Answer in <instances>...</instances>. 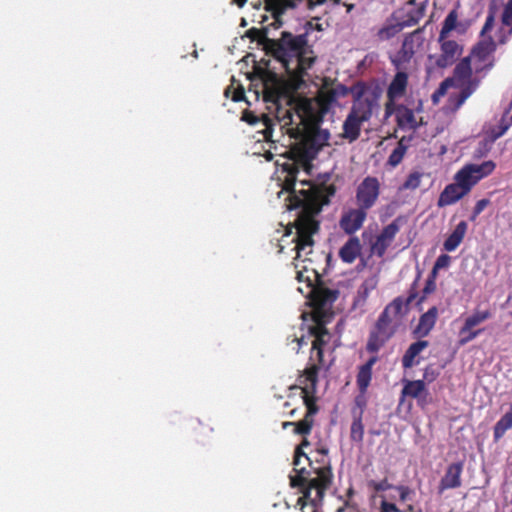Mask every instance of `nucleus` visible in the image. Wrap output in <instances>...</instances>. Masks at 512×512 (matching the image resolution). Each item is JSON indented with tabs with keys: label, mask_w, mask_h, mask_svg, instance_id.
I'll use <instances>...</instances> for the list:
<instances>
[{
	"label": "nucleus",
	"mask_w": 512,
	"mask_h": 512,
	"mask_svg": "<svg viewBox=\"0 0 512 512\" xmlns=\"http://www.w3.org/2000/svg\"><path fill=\"white\" fill-rule=\"evenodd\" d=\"M301 457H305L306 460L309 461V463L311 464L310 458L303 452V448H301L298 445L295 448L294 460H293L294 471L296 472V475H300V470L304 468V467H299L300 466Z\"/></svg>",
	"instance_id": "obj_45"
},
{
	"label": "nucleus",
	"mask_w": 512,
	"mask_h": 512,
	"mask_svg": "<svg viewBox=\"0 0 512 512\" xmlns=\"http://www.w3.org/2000/svg\"><path fill=\"white\" fill-rule=\"evenodd\" d=\"M314 425V418L304 416V418L294 423V433L302 436H307L311 433Z\"/></svg>",
	"instance_id": "obj_41"
},
{
	"label": "nucleus",
	"mask_w": 512,
	"mask_h": 512,
	"mask_svg": "<svg viewBox=\"0 0 512 512\" xmlns=\"http://www.w3.org/2000/svg\"><path fill=\"white\" fill-rule=\"evenodd\" d=\"M495 22V15L493 11H490L486 17L485 23L480 32L481 36H484L487 32L491 31Z\"/></svg>",
	"instance_id": "obj_50"
},
{
	"label": "nucleus",
	"mask_w": 512,
	"mask_h": 512,
	"mask_svg": "<svg viewBox=\"0 0 512 512\" xmlns=\"http://www.w3.org/2000/svg\"><path fill=\"white\" fill-rule=\"evenodd\" d=\"M262 123L264 125V129L262 130L263 138L265 141H273V122L270 117L267 115H262Z\"/></svg>",
	"instance_id": "obj_42"
},
{
	"label": "nucleus",
	"mask_w": 512,
	"mask_h": 512,
	"mask_svg": "<svg viewBox=\"0 0 512 512\" xmlns=\"http://www.w3.org/2000/svg\"><path fill=\"white\" fill-rule=\"evenodd\" d=\"M245 93L242 87L236 89L233 93L232 100L235 102H239L244 99Z\"/></svg>",
	"instance_id": "obj_56"
},
{
	"label": "nucleus",
	"mask_w": 512,
	"mask_h": 512,
	"mask_svg": "<svg viewBox=\"0 0 512 512\" xmlns=\"http://www.w3.org/2000/svg\"><path fill=\"white\" fill-rule=\"evenodd\" d=\"M451 257L448 254H441L435 261L431 270L432 273L438 274L440 269L447 268L450 265Z\"/></svg>",
	"instance_id": "obj_44"
},
{
	"label": "nucleus",
	"mask_w": 512,
	"mask_h": 512,
	"mask_svg": "<svg viewBox=\"0 0 512 512\" xmlns=\"http://www.w3.org/2000/svg\"><path fill=\"white\" fill-rule=\"evenodd\" d=\"M508 128V124L501 123L499 126V131L494 135V138L496 139L503 136L507 132Z\"/></svg>",
	"instance_id": "obj_58"
},
{
	"label": "nucleus",
	"mask_w": 512,
	"mask_h": 512,
	"mask_svg": "<svg viewBox=\"0 0 512 512\" xmlns=\"http://www.w3.org/2000/svg\"><path fill=\"white\" fill-rule=\"evenodd\" d=\"M423 29L424 28H418L404 38L400 50L392 59V63L396 69L401 70L405 67V64L410 62L415 54V41L418 42V45L422 44L423 39L420 35Z\"/></svg>",
	"instance_id": "obj_16"
},
{
	"label": "nucleus",
	"mask_w": 512,
	"mask_h": 512,
	"mask_svg": "<svg viewBox=\"0 0 512 512\" xmlns=\"http://www.w3.org/2000/svg\"><path fill=\"white\" fill-rule=\"evenodd\" d=\"M452 80L455 88H459L458 93L449 97L450 104L454 110H458L465 101L478 89L482 77L474 73V67L470 58H462L453 70V75L448 77Z\"/></svg>",
	"instance_id": "obj_4"
},
{
	"label": "nucleus",
	"mask_w": 512,
	"mask_h": 512,
	"mask_svg": "<svg viewBox=\"0 0 512 512\" xmlns=\"http://www.w3.org/2000/svg\"><path fill=\"white\" fill-rule=\"evenodd\" d=\"M438 43L440 45V53L428 56L431 68L445 69L455 64L463 53V46L447 37L441 39V36L438 37Z\"/></svg>",
	"instance_id": "obj_11"
},
{
	"label": "nucleus",
	"mask_w": 512,
	"mask_h": 512,
	"mask_svg": "<svg viewBox=\"0 0 512 512\" xmlns=\"http://www.w3.org/2000/svg\"><path fill=\"white\" fill-rule=\"evenodd\" d=\"M309 338L310 337H308V336L306 337L303 334L301 336H297V335L294 334L293 335V341H296V346H293L292 350L296 354H298L303 346H307L308 345V339Z\"/></svg>",
	"instance_id": "obj_51"
},
{
	"label": "nucleus",
	"mask_w": 512,
	"mask_h": 512,
	"mask_svg": "<svg viewBox=\"0 0 512 512\" xmlns=\"http://www.w3.org/2000/svg\"><path fill=\"white\" fill-rule=\"evenodd\" d=\"M315 473L316 477L308 479L309 472L303 468L300 470V475L290 476L291 487L299 488L302 493L297 500L301 512H319V504L332 482L330 466L318 467Z\"/></svg>",
	"instance_id": "obj_2"
},
{
	"label": "nucleus",
	"mask_w": 512,
	"mask_h": 512,
	"mask_svg": "<svg viewBox=\"0 0 512 512\" xmlns=\"http://www.w3.org/2000/svg\"><path fill=\"white\" fill-rule=\"evenodd\" d=\"M482 332V329L478 330H467L465 331L464 335H459L460 338L458 340V344L460 346H464L467 343L471 342L473 339H475L480 333Z\"/></svg>",
	"instance_id": "obj_47"
},
{
	"label": "nucleus",
	"mask_w": 512,
	"mask_h": 512,
	"mask_svg": "<svg viewBox=\"0 0 512 512\" xmlns=\"http://www.w3.org/2000/svg\"><path fill=\"white\" fill-rule=\"evenodd\" d=\"M450 87H455V85L452 83L451 79L446 78L445 80H443L440 83L439 87L434 92L433 97L434 98H436V97H443L446 94L448 88H450Z\"/></svg>",
	"instance_id": "obj_48"
},
{
	"label": "nucleus",
	"mask_w": 512,
	"mask_h": 512,
	"mask_svg": "<svg viewBox=\"0 0 512 512\" xmlns=\"http://www.w3.org/2000/svg\"><path fill=\"white\" fill-rule=\"evenodd\" d=\"M295 422H283L282 428L286 429L287 427L294 426Z\"/></svg>",
	"instance_id": "obj_64"
},
{
	"label": "nucleus",
	"mask_w": 512,
	"mask_h": 512,
	"mask_svg": "<svg viewBox=\"0 0 512 512\" xmlns=\"http://www.w3.org/2000/svg\"><path fill=\"white\" fill-rule=\"evenodd\" d=\"M319 366L317 364H310L307 366L298 378L299 388L302 393L303 402L307 408L305 416L314 418L317 414L319 407L317 405V398L315 396L317 383H318Z\"/></svg>",
	"instance_id": "obj_8"
},
{
	"label": "nucleus",
	"mask_w": 512,
	"mask_h": 512,
	"mask_svg": "<svg viewBox=\"0 0 512 512\" xmlns=\"http://www.w3.org/2000/svg\"><path fill=\"white\" fill-rule=\"evenodd\" d=\"M408 85V74L404 71H398L392 79L387 89V97L390 101L401 98L406 93Z\"/></svg>",
	"instance_id": "obj_24"
},
{
	"label": "nucleus",
	"mask_w": 512,
	"mask_h": 512,
	"mask_svg": "<svg viewBox=\"0 0 512 512\" xmlns=\"http://www.w3.org/2000/svg\"><path fill=\"white\" fill-rule=\"evenodd\" d=\"M496 168L492 160L484 161L481 164H466L454 175V181L470 193L472 188L483 178L490 175Z\"/></svg>",
	"instance_id": "obj_10"
},
{
	"label": "nucleus",
	"mask_w": 512,
	"mask_h": 512,
	"mask_svg": "<svg viewBox=\"0 0 512 512\" xmlns=\"http://www.w3.org/2000/svg\"><path fill=\"white\" fill-rule=\"evenodd\" d=\"M350 92L353 95V102L349 113L364 122L369 121L373 108L377 105V97L371 92L367 93L368 87L363 82L353 85Z\"/></svg>",
	"instance_id": "obj_9"
},
{
	"label": "nucleus",
	"mask_w": 512,
	"mask_h": 512,
	"mask_svg": "<svg viewBox=\"0 0 512 512\" xmlns=\"http://www.w3.org/2000/svg\"><path fill=\"white\" fill-rule=\"evenodd\" d=\"M380 512H401L396 504L382 500L380 503Z\"/></svg>",
	"instance_id": "obj_53"
},
{
	"label": "nucleus",
	"mask_w": 512,
	"mask_h": 512,
	"mask_svg": "<svg viewBox=\"0 0 512 512\" xmlns=\"http://www.w3.org/2000/svg\"><path fill=\"white\" fill-rule=\"evenodd\" d=\"M488 203H489V201L486 199L479 200L474 207L473 218H475L477 215H479L485 209V207L488 205Z\"/></svg>",
	"instance_id": "obj_55"
},
{
	"label": "nucleus",
	"mask_w": 512,
	"mask_h": 512,
	"mask_svg": "<svg viewBox=\"0 0 512 512\" xmlns=\"http://www.w3.org/2000/svg\"><path fill=\"white\" fill-rule=\"evenodd\" d=\"M293 137H299V141L294 143L285 153L287 160L281 164L282 172L285 173L282 183V190L288 193L286 201L289 210L301 208L293 225L286 228L285 236L292 233V228L296 230L293 239L297 259L312 262L308 257L312 253L314 246L313 236L318 233L320 223L316 216L321 212L324 205L330 203V198L335 195L336 187L334 184L316 186L311 181H300L301 188H296L297 175L300 169L307 173L312 168V160L319 151L328 144L330 134L327 130L318 127L309 129H292Z\"/></svg>",
	"instance_id": "obj_1"
},
{
	"label": "nucleus",
	"mask_w": 512,
	"mask_h": 512,
	"mask_svg": "<svg viewBox=\"0 0 512 512\" xmlns=\"http://www.w3.org/2000/svg\"><path fill=\"white\" fill-rule=\"evenodd\" d=\"M425 382L424 380H414V381H406L403 389H402V400L405 396H409L411 398H418L422 392L425 391Z\"/></svg>",
	"instance_id": "obj_38"
},
{
	"label": "nucleus",
	"mask_w": 512,
	"mask_h": 512,
	"mask_svg": "<svg viewBox=\"0 0 512 512\" xmlns=\"http://www.w3.org/2000/svg\"><path fill=\"white\" fill-rule=\"evenodd\" d=\"M430 368L431 367H427L424 371V380L428 381V382H432L435 380L437 374L434 372V371H430Z\"/></svg>",
	"instance_id": "obj_57"
},
{
	"label": "nucleus",
	"mask_w": 512,
	"mask_h": 512,
	"mask_svg": "<svg viewBox=\"0 0 512 512\" xmlns=\"http://www.w3.org/2000/svg\"><path fill=\"white\" fill-rule=\"evenodd\" d=\"M497 44L491 36L478 41L471 49L466 58H470V62L474 67V73L482 78L495 66L494 53Z\"/></svg>",
	"instance_id": "obj_7"
},
{
	"label": "nucleus",
	"mask_w": 512,
	"mask_h": 512,
	"mask_svg": "<svg viewBox=\"0 0 512 512\" xmlns=\"http://www.w3.org/2000/svg\"><path fill=\"white\" fill-rule=\"evenodd\" d=\"M352 423L350 427V439L355 443H362L364 439V424L362 421V412L352 409Z\"/></svg>",
	"instance_id": "obj_32"
},
{
	"label": "nucleus",
	"mask_w": 512,
	"mask_h": 512,
	"mask_svg": "<svg viewBox=\"0 0 512 512\" xmlns=\"http://www.w3.org/2000/svg\"><path fill=\"white\" fill-rule=\"evenodd\" d=\"M369 486L372 487L376 492L386 491V490H389L392 488L394 489V487H395L392 484H390L387 481V479H383L382 481H379V482L371 481L369 483Z\"/></svg>",
	"instance_id": "obj_49"
},
{
	"label": "nucleus",
	"mask_w": 512,
	"mask_h": 512,
	"mask_svg": "<svg viewBox=\"0 0 512 512\" xmlns=\"http://www.w3.org/2000/svg\"><path fill=\"white\" fill-rule=\"evenodd\" d=\"M404 28L406 27L401 20H398L395 23L387 22L382 28L378 30L377 37L381 41L389 40L396 36Z\"/></svg>",
	"instance_id": "obj_37"
},
{
	"label": "nucleus",
	"mask_w": 512,
	"mask_h": 512,
	"mask_svg": "<svg viewBox=\"0 0 512 512\" xmlns=\"http://www.w3.org/2000/svg\"><path fill=\"white\" fill-rule=\"evenodd\" d=\"M286 344L287 345H293V344L296 345V341H293V335H290V336L287 337Z\"/></svg>",
	"instance_id": "obj_62"
},
{
	"label": "nucleus",
	"mask_w": 512,
	"mask_h": 512,
	"mask_svg": "<svg viewBox=\"0 0 512 512\" xmlns=\"http://www.w3.org/2000/svg\"><path fill=\"white\" fill-rule=\"evenodd\" d=\"M400 221V218L394 219L376 236L370 247L371 253L373 255H376L379 258H382L385 255L387 249L390 247L395 239V236L400 230Z\"/></svg>",
	"instance_id": "obj_15"
},
{
	"label": "nucleus",
	"mask_w": 512,
	"mask_h": 512,
	"mask_svg": "<svg viewBox=\"0 0 512 512\" xmlns=\"http://www.w3.org/2000/svg\"><path fill=\"white\" fill-rule=\"evenodd\" d=\"M394 489L396 491H398L400 501H402V502H405L409 498L410 494L412 493L411 488L408 486H405V485L395 486Z\"/></svg>",
	"instance_id": "obj_52"
},
{
	"label": "nucleus",
	"mask_w": 512,
	"mask_h": 512,
	"mask_svg": "<svg viewBox=\"0 0 512 512\" xmlns=\"http://www.w3.org/2000/svg\"><path fill=\"white\" fill-rule=\"evenodd\" d=\"M406 6V10L402 12L399 20L402 21L405 27H411L418 24L425 15V3L417 4L416 0H409Z\"/></svg>",
	"instance_id": "obj_21"
},
{
	"label": "nucleus",
	"mask_w": 512,
	"mask_h": 512,
	"mask_svg": "<svg viewBox=\"0 0 512 512\" xmlns=\"http://www.w3.org/2000/svg\"><path fill=\"white\" fill-rule=\"evenodd\" d=\"M428 346L429 342L427 340H421V338L412 343L402 357V366L407 369L418 364L419 361H416L415 358Z\"/></svg>",
	"instance_id": "obj_29"
},
{
	"label": "nucleus",
	"mask_w": 512,
	"mask_h": 512,
	"mask_svg": "<svg viewBox=\"0 0 512 512\" xmlns=\"http://www.w3.org/2000/svg\"><path fill=\"white\" fill-rule=\"evenodd\" d=\"M438 319V308L436 306L431 307L427 312L423 313L418 321V324L413 329V335L416 338H424L434 328Z\"/></svg>",
	"instance_id": "obj_20"
},
{
	"label": "nucleus",
	"mask_w": 512,
	"mask_h": 512,
	"mask_svg": "<svg viewBox=\"0 0 512 512\" xmlns=\"http://www.w3.org/2000/svg\"><path fill=\"white\" fill-rule=\"evenodd\" d=\"M415 297V293H411L406 300L396 297L386 305L369 331L365 345L368 353L377 354L394 336L397 330L394 319L402 316L404 307L408 306Z\"/></svg>",
	"instance_id": "obj_3"
},
{
	"label": "nucleus",
	"mask_w": 512,
	"mask_h": 512,
	"mask_svg": "<svg viewBox=\"0 0 512 512\" xmlns=\"http://www.w3.org/2000/svg\"><path fill=\"white\" fill-rule=\"evenodd\" d=\"M363 123L365 122L348 113L342 126L343 131L341 133V137L348 140L350 143L356 141L360 136Z\"/></svg>",
	"instance_id": "obj_26"
},
{
	"label": "nucleus",
	"mask_w": 512,
	"mask_h": 512,
	"mask_svg": "<svg viewBox=\"0 0 512 512\" xmlns=\"http://www.w3.org/2000/svg\"><path fill=\"white\" fill-rule=\"evenodd\" d=\"M424 176L423 172L420 171H413L411 172L406 180L403 182V184L400 187V190H415L417 189L422 181V178Z\"/></svg>",
	"instance_id": "obj_40"
},
{
	"label": "nucleus",
	"mask_w": 512,
	"mask_h": 512,
	"mask_svg": "<svg viewBox=\"0 0 512 512\" xmlns=\"http://www.w3.org/2000/svg\"><path fill=\"white\" fill-rule=\"evenodd\" d=\"M339 292L337 290L326 288L322 285L312 287L311 298L314 304L319 308L332 304L337 300Z\"/></svg>",
	"instance_id": "obj_23"
},
{
	"label": "nucleus",
	"mask_w": 512,
	"mask_h": 512,
	"mask_svg": "<svg viewBox=\"0 0 512 512\" xmlns=\"http://www.w3.org/2000/svg\"><path fill=\"white\" fill-rule=\"evenodd\" d=\"M325 2L326 0H265V9L271 12L275 22L280 26L282 24L280 17L286 10L300 5H303L308 10H313Z\"/></svg>",
	"instance_id": "obj_14"
},
{
	"label": "nucleus",
	"mask_w": 512,
	"mask_h": 512,
	"mask_svg": "<svg viewBox=\"0 0 512 512\" xmlns=\"http://www.w3.org/2000/svg\"><path fill=\"white\" fill-rule=\"evenodd\" d=\"M457 19H458V13L456 9L451 10L448 15L446 16L442 28L440 30L439 36H441V39L443 37H447L448 34L456 28L457 25Z\"/></svg>",
	"instance_id": "obj_39"
},
{
	"label": "nucleus",
	"mask_w": 512,
	"mask_h": 512,
	"mask_svg": "<svg viewBox=\"0 0 512 512\" xmlns=\"http://www.w3.org/2000/svg\"><path fill=\"white\" fill-rule=\"evenodd\" d=\"M378 361V356H371L364 364L358 367L356 384L361 394H366L372 380V369Z\"/></svg>",
	"instance_id": "obj_22"
},
{
	"label": "nucleus",
	"mask_w": 512,
	"mask_h": 512,
	"mask_svg": "<svg viewBox=\"0 0 512 512\" xmlns=\"http://www.w3.org/2000/svg\"><path fill=\"white\" fill-rule=\"evenodd\" d=\"M243 119L248 122L249 124H255L257 122H259L260 120L257 118V116L249 113V114H245Z\"/></svg>",
	"instance_id": "obj_59"
},
{
	"label": "nucleus",
	"mask_w": 512,
	"mask_h": 512,
	"mask_svg": "<svg viewBox=\"0 0 512 512\" xmlns=\"http://www.w3.org/2000/svg\"><path fill=\"white\" fill-rule=\"evenodd\" d=\"M267 34L268 32L266 28L258 29L253 27L246 32L248 38L252 41H257L258 44L263 46L266 54L271 55L273 49L271 42H274L275 40L270 39Z\"/></svg>",
	"instance_id": "obj_31"
},
{
	"label": "nucleus",
	"mask_w": 512,
	"mask_h": 512,
	"mask_svg": "<svg viewBox=\"0 0 512 512\" xmlns=\"http://www.w3.org/2000/svg\"><path fill=\"white\" fill-rule=\"evenodd\" d=\"M409 142H410V138H407L405 136L402 137L398 141L397 146L394 148V150L391 152V154L388 157L387 165L394 168L402 162V160L409 148Z\"/></svg>",
	"instance_id": "obj_33"
},
{
	"label": "nucleus",
	"mask_w": 512,
	"mask_h": 512,
	"mask_svg": "<svg viewBox=\"0 0 512 512\" xmlns=\"http://www.w3.org/2000/svg\"><path fill=\"white\" fill-rule=\"evenodd\" d=\"M247 0H233V3H235L238 7H243L246 4Z\"/></svg>",
	"instance_id": "obj_61"
},
{
	"label": "nucleus",
	"mask_w": 512,
	"mask_h": 512,
	"mask_svg": "<svg viewBox=\"0 0 512 512\" xmlns=\"http://www.w3.org/2000/svg\"><path fill=\"white\" fill-rule=\"evenodd\" d=\"M308 337H313L310 361L313 362L312 364H317L320 370L323 364L324 346L328 344L330 340V333L325 324L316 319L315 323L308 328Z\"/></svg>",
	"instance_id": "obj_12"
},
{
	"label": "nucleus",
	"mask_w": 512,
	"mask_h": 512,
	"mask_svg": "<svg viewBox=\"0 0 512 512\" xmlns=\"http://www.w3.org/2000/svg\"><path fill=\"white\" fill-rule=\"evenodd\" d=\"M397 125L401 129L416 130L420 123L417 122L414 111L404 105L396 109Z\"/></svg>",
	"instance_id": "obj_28"
},
{
	"label": "nucleus",
	"mask_w": 512,
	"mask_h": 512,
	"mask_svg": "<svg viewBox=\"0 0 512 512\" xmlns=\"http://www.w3.org/2000/svg\"><path fill=\"white\" fill-rule=\"evenodd\" d=\"M491 317L492 313L490 310H476L472 315L465 319V322L459 331V335H464L465 331L473 329L475 326L483 323Z\"/></svg>",
	"instance_id": "obj_34"
},
{
	"label": "nucleus",
	"mask_w": 512,
	"mask_h": 512,
	"mask_svg": "<svg viewBox=\"0 0 512 512\" xmlns=\"http://www.w3.org/2000/svg\"><path fill=\"white\" fill-rule=\"evenodd\" d=\"M436 278H437V275L432 273V272H430V274H429V276H428V278L426 280L425 286L423 288V295H422V297L419 300L420 302H422L428 294H430V293L435 291V289H436Z\"/></svg>",
	"instance_id": "obj_43"
},
{
	"label": "nucleus",
	"mask_w": 512,
	"mask_h": 512,
	"mask_svg": "<svg viewBox=\"0 0 512 512\" xmlns=\"http://www.w3.org/2000/svg\"><path fill=\"white\" fill-rule=\"evenodd\" d=\"M468 194L469 192L466 191L458 181H454L448 184L440 193L437 205L438 207H445L455 204Z\"/></svg>",
	"instance_id": "obj_19"
},
{
	"label": "nucleus",
	"mask_w": 512,
	"mask_h": 512,
	"mask_svg": "<svg viewBox=\"0 0 512 512\" xmlns=\"http://www.w3.org/2000/svg\"><path fill=\"white\" fill-rule=\"evenodd\" d=\"M307 53H308V51L303 52V54H300V56H297L293 60L292 64H294V66L290 65V71L288 73H295V74L302 75L307 69L312 67V65L315 61V57L307 56Z\"/></svg>",
	"instance_id": "obj_36"
},
{
	"label": "nucleus",
	"mask_w": 512,
	"mask_h": 512,
	"mask_svg": "<svg viewBox=\"0 0 512 512\" xmlns=\"http://www.w3.org/2000/svg\"><path fill=\"white\" fill-rule=\"evenodd\" d=\"M365 395L366 394H361L359 392V395H357L354 400L356 407H354L353 409H356V411H361L362 414L364 413V409L366 407V402H367Z\"/></svg>",
	"instance_id": "obj_54"
},
{
	"label": "nucleus",
	"mask_w": 512,
	"mask_h": 512,
	"mask_svg": "<svg viewBox=\"0 0 512 512\" xmlns=\"http://www.w3.org/2000/svg\"><path fill=\"white\" fill-rule=\"evenodd\" d=\"M310 445V442L308 441V439L306 438V436H304L303 440L301 441V443L299 444V446L301 448H304V447H308Z\"/></svg>",
	"instance_id": "obj_60"
},
{
	"label": "nucleus",
	"mask_w": 512,
	"mask_h": 512,
	"mask_svg": "<svg viewBox=\"0 0 512 512\" xmlns=\"http://www.w3.org/2000/svg\"><path fill=\"white\" fill-rule=\"evenodd\" d=\"M512 428V404L511 410L506 412L495 424L493 429L494 442H498Z\"/></svg>",
	"instance_id": "obj_35"
},
{
	"label": "nucleus",
	"mask_w": 512,
	"mask_h": 512,
	"mask_svg": "<svg viewBox=\"0 0 512 512\" xmlns=\"http://www.w3.org/2000/svg\"><path fill=\"white\" fill-rule=\"evenodd\" d=\"M271 44L273 47L271 55L282 64L286 72L290 71L293 60L309 49L306 34L294 36L286 31L282 32L280 39Z\"/></svg>",
	"instance_id": "obj_5"
},
{
	"label": "nucleus",
	"mask_w": 512,
	"mask_h": 512,
	"mask_svg": "<svg viewBox=\"0 0 512 512\" xmlns=\"http://www.w3.org/2000/svg\"><path fill=\"white\" fill-rule=\"evenodd\" d=\"M401 512H414V506L409 504L406 509L401 510Z\"/></svg>",
	"instance_id": "obj_63"
},
{
	"label": "nucleus",
	"mask_w": 512,
	"mask_h": 512,
	"mask_svg": "<svg viewBox=\"0 0 512 512\" xmlns=\"http://www.w3.org/2000/svg\"><path fill=\"white\" fill-rule=\"evenodd\" d=\"M361 243L357 236L351 235L339 250L340 259L348 264L353 263L361 254Z\"/></svg>",
	"instance_id": "obj_25"
},
{
	"label": "nucleus",
	"mask_w": 512,
	"mask_h": 512,
	"mask_svg": "<svg viewBox=\"0 0 512 512\" xmlns=\"http://www.w3.org/2000/svg\"><path fill=\"white\" fill-rule=\"evenodd\" d=\"M276 118L284 125L293 123V115L296 114L300 124H304L312 113L311 101L306 97L278 96L275 100Z\"/></svg>",
	"instance_id": "obj_6"
},
{
	"label": "nucleus",
	"mask_w": 512,
	"mask_h": 512,
	"mask_svg": "<svg viewBox=\"0 0 512 512\" xmlns=\"http://www.w3.org/2000/svg\"><path fill=\"white\" fill-rule=\"evenodd\" d=\"M378 283L379 278L377 275L367 277L358 287L357 294L354 299V305L364 306L370 296V293L377 288Z\"/></svg>",
	"instance_id": "obj_27"
},
{
	"label": "nucleus",
	"mask_w": 512,
	"mask_h": 512,
	"mask_svg": "<svg viewBox=\"0 0 512 512\" xmlns=\"http://www.w3.org/2000/svg\"><path fill=\"white\" fill-rule=\"evenodd\" d=\"M467 228V223L465 221H460L453 232L444 241V249L448 252L454 251L463 241Z\"/></svg>",
	"instance_id": "obj_30"
},
{
	"label": "nucleus",
	"mask_w": 512,
	"mask_h": 512,
	"mask_svg": "<svg viewBox=\"0 0 512 512\" xmlns=\"http://www.w3.org/2000/svg\"><path fill=\"white\" fill-rule=\"evenodd\" d=\"M463 461L453 462L449 464L445 470V474L441 478L438 485V494L442 495L444 491L456 489L462 485Z\"/></svg>",
	"instance_id": "obj_18"
},
{
	"label": "nucleus",
	"mask_w": 512,
	"mask_h": 512,
	"mask_svg": "<svg viewBox=\"0 0 512 512\" xmlns=\"http://www.w3.org/2000/svg\"><path fill=\"white\" fill-rule=\"evenodd\" d=\"M368 211L357 206L345 210L339 220V226L347 235H354L359 231L367 219Z\"/></svg>",
	"instance_id": "obj_17"
},
{
	"label": "nucleus",
	"mask_w": 512,
	"mask_h": 512,
	"mask_svg": "<svg viewBox=\"0 0 512 512\" xmlns=\"http://www.w3.org/2000/svg\"><path fill=\"white\" fill-rule=\"evenodd\" d=\"M501 22L504 26L512 28V0H508L505 4L501 15Z\"/></svg>",
	"instance_id": "obj_46"
},
{
	"label": "nucleus",
	"mask_w": 512,
	"mask_h": 512,
	"mask_svg": "<svg viewBox=\"0 0 512 512\" xmlns=\"http://www.w3.org/2000/svg\"><path fill=\"white\" fill-rule=\"evenodd\" d=\"M380 195V182L376 177H365L356 188V205L370 210L377 202Z\"/></svg>",
	"instance_id": "obj_13"
}]
</instances>
